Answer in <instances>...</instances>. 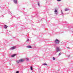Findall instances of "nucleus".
<instances>
[{
	"label": "nucleus",
	"instance_id": "nucleus-1",
	"mask_svg": "<svg viewBox=\"0 0 73 73\" xmlns=\"http://www.w3.org/2000/svg\"><path fill=\"white\" fill-rule=\"evenodd\" d=\"M54 42L55 44L54 46H56L58 44H60V40H58L57 39H56V40H55Z\"/></svg>",
	"mask_w": 73,
	"mask_h": 73
},
{
	"label": "nucleus",
	"instance_id": "nucleus-2",
	"mask_svg": "<svg viewBox=\"0 0 73 73\" xmlns=\"http://www.w3.org/2000/svg\"><path fill=\"white\" fill-rule=\"evenodd\" d=\"M60 48L59 47H57L56 48V52H59V51H60Z\"/></svg>",
	"mask_w": 73,
	"mask_h": 73
},
{
	"label": "nucleus",
	"instance_id": "nucleus-3",
	"mask_svg": "<svg viewBox=\"0 0 73 73\" xmlns=\"http://www.w3.org/2000/svg\"><path fill=\"white\" fill-rule=\"evenodd\" d=\"M54 12H55V14L56 15H58V11H57V10L56 9H55Z\"/></svg>",
	"mask_w": 73,
	"mask_h": 73
},
{
	"label": "nucleus",
	"instance_id": "nucleus-4",
	"mask_svg": "<svg viewBox=\"0 0 73 73\" xmlns=\"http://www.w3.org/2000/svg\"><path fill=\"white\" fill-rule=\"evenodd\" d=\"M13 1L15 4L17 3V0H13Z\"/></svg>",
	"mask_w": 73,
	"mask_h": 73
},
{
	"label": "nucleus",
	"instance_id": "nucleus-5",
	"mask_svg": "<svg viewBox=\"0 0 73 73\" xmlns=\"http://www.w3.org/2000/svg\"><path fill=\"white\" fill-rule=\"evenodd\" d=\"M64 11H70V9H69L66 8L65 9Z\"/></svg>",
	"mask_w": 73,
	"mask_h": 73
},
{
	"label": "nucleus",
	"instance_id": "nucleus-6",
	"mask_svg": "<svg viewBox=\"0 0 73 73\" xmlns=\"http://www.w3.org/2000/svg\"><path fill=\"white\" fill-rule=\"evenodd\" d=\"M24 60L23 59H21L19 60V62H24Z\"/></svg>",
	"mask_w": 73,
	"mask_h": 73
},
{
	"label": "nucleus",
	"instance_id": "nucleus-7",
	"mask_svg": "<svg viewBox=\"0 0 73 73\" xmlns=\"http://www.w3.org/2000/svg\"><path fill=\"white\" fill-rule=\"evenodd\" d=\"M15 47H11V48H10V50H12L13 49H15Z\"/></svg>",
	"mask_w": 73,
	"mask_h": 73
},
{
	"label": "nucleus",
	"instance_id": "nucleus-8",
	"mask_svg": "<svg viewBox=\"0 0 73 73\" xmlns=\"http://www.w3.org/2000/svg\"><path fill=\"white\" fill-rule=\"evenodd\" d=\"M27 48H31L32 46H27Z\"/></svg>",
	"mask_w": 73,
	"mask_h": 73
},
{
	"label": "nucleus",
	"instance_id": "nucleus-9",
	"mask_svg": "<svg viewBox=\"0 0 73 73\" xmlns=\"http://www.w3.org/2000/svg\"><path fill=\"white\" fill-rule=\"evenodd\" d=\"M7 27H8V26L6 25H4V28H5V29H7Z\"/></svg>",
	"mask_w": 73,
	"mask_h": 73
},
{
	"label": "nucleus",
	"instance_id": "nucleus-10",
	"mask_svg": "<svg viewBox=\"0 0 73 73\" xmlns=\"http://www.w3.org/2000/svg\"><path fill=\"white\" fill-rule=\"evenodd\" d=\"M16 54H13L11 56V57H14L15 56H16Z\"/></svg>",
	"mask_w": 73,
	"mask_h": 73
},
{
	"label": "nucleus",
	"instance_id": "nucleus-11",
	"mask_svg": "<svg viewBox=\"0 0 73 73\" xmlns=\"http://www.w3.org/2000/svg\"><path fill=\"white\" fill-rule=\"evenodd\" d=\"M43 65H44V66L46 65V66H47V65H48V64H46V63H44V64H43Z\"/></svg>",
	"mask_w": 73,
	"mask_h": 73
},
{
	"label": "nucleus",
	"instance_id": "nucleus-12",
	"mask_svg": "<svg viewBox=\"0 0 73 73\" xmlns=\"http://www.w3.org/2000/svg\"><path fill=\"white\" fill-rule=\"evenodd\" d=\"M16 62H17V64H19V62H20L19 60V61H17Z\"/></svg>",
	"mask_w": 73,
	"mask_h": 73
},
{
	"label": "nucleus",
	"instance_id": "nucleus-13",
	"mask_svg": "<svg viewBox=\"0 0 73 73\" xmlns=\"http://www.w3.org/2000/svg\"><path fill=\"white\" fill-rule=\"evenodd\" d=\"M31 70H33V67H32V66H31L30 67Z\"/></svg>",
	"mask_w": 73,
	"mask_h": 73
},
{
	"label": "nucleus",
	"instance_id": "nucleus-14",
	"mask_svg": "<svg viewBox=\"0 0 73 73\" xmlns=\"http://www.w3.org/2000/svg\"><path fill=\"white\" fill-rule=\"evenodd\" d=\"M52 60H56V58L53 57L52 58Z\"/></svg>",
	"mask_w": 73,
	"mask_h": 73
},
{
	"label": "nucleus",
	"instance_id": "nucleus-15",
	"mask_svg": "<svg viewBox=\"0 0 73 73\" xmlns=\"http://www.w3.org/2000/svg\"><path fill=\"white\" fill-rule=\"evenodd\" d=\"M61 14H62V16H64V15L63 14V13L62 12V10H61Z\"/></svg>",
	"mask_w": 73,
	"mask_h": 73
},
{
	"label": "nucleus",
	"instance_id": "nucleus-16",
	"mask_svg": "<svg viewBox=\"0 0 73 73\" xmlns=\"http://www.w3.org/2000/svg\"><path fill=\"white\" fill-rule=\"evenodd\" d=\"M38 5L39 7H40V5L39 4V2L38 3Z\"/></svg>",
	"mask_w": 73,
	"mask_h": 73
},
{
	"label": "nucleus",
	"instance_id": "nucleus-17",
	"mask_svg": "<svg viewBox=\"0 0 73 73\" xmlns=\"http://www.w3.org/2000/svg\"><path fill=\"white\" fill-rule=\"evenodd\" d=\"M26 61H28L29 60V58H26Z\"/></svg>",
	"mask_w": 73,
	"mask_h": 73
},
{
	"label": "nucleus",
	"instance_id": "nucleus-18",
	"mask_svg": "<svg viewBox=\"0 0 73 73\" xmlns=\"http://www.w3.org/2000/svg\"><path fill=\"white\" fill-rule=\"evenodd\" d=\"M29 39H27V40L26 41L27 42H28V41H29Z\"/></svg>",
	"mask_w": 73,
	"mask_h": 73
},
{
	"label": "nucleus",
	"instance_id": "nucleus-19",
	"mask_svg": "<svg viewBox=\"0 0 73 73\" xmlns=\"http://www.w3.org/2000/svg\"><path fill=\"white\" fill-rule=\"evenodd\" d=\"M16 73H19V71H17L16 72Z\"/></svg>",
	"mask_w": 73,
	"mask_h": 73
},
{
	"label": "nucleus",
	"instance_id": "nucleus-20",
	"mask_svg": "<svg viewBox=\"0 0 73 73\" xmlns=\"http://www.w3.org/2000/svg\"><path fill=\"white\" fill-rule=\"evenodd\" d=\"M60 55H61V53L60 52L59 54H58V56H60Z\"/></svg>",
	"mask_w": 73,
	"mask_h": 73
},
{
	"label": "nucleus",
	"instance_id": "nucleus-21",
	"mask_svg": "<svg viewBox=\"0 0 73 73\" xmlns=\"http://www.w3.org/2000/svg\"><path fill=\"white\" fill-rule=\"evenodd\" d=\"M58 1H61V0H57Z\"/></svg>",
	"mask_w": 73,
	"mask_h": 73
},
{
	"label": "nucleus",
	"instance_id": "nucleus-22",
	"mask_svg": "<svg viewBox=\"0 0 73 73\" xmlns=\"http://www.w3.org/2000/svg\"><path fill=\"white\" fill-rule=\"evenodd\" d=\"M70 57V55H69L68 56V57Z\"/></svg>",
	"mask_w": 73,
	"mask_h": 73
},
{
	"label": "nucleus",
	"instance_id": "nucleus-23",
	"mask_svg": "<svg viewBox=\"0 0 73 73\" xmlns=\"http://www.w3.org/2000/svg\"><path fill=\"white\" fill-rule=\"evenodd\" d=\"M67 48H69V47H68Z\"/></svg>",
	"mask_w": 73,
	"mask_h": 73
},
{
	"label": "nucleus",
	"instance_id": "nucleus-24",
	"mask_svg": "<svg viewBox=\"0 0 73 73\" xmlns=\"http://www.w3.org/2000/svg\"><path fill=\"white\" fill-rule=\"evenodd\" d=\"M31 17H33V16H31Z\"/></svg>",
	"mask_w": 73,
	"mask_h": 73
},
{
	"label": "nucleus",
	"instance_id": "nucleus-25",
	"mask_svg": "<svg viewBox=\"0 0 73 73\" xmlns=\"http://www.w3.org/2000/svg\"><path fill=\"white\" fill-rule=\"evenodd\" d=\"M11 14H10V15H11Z\"/></svg>",
	"mask_w": 73,
	"mask_h": 73
}]
</instances>
